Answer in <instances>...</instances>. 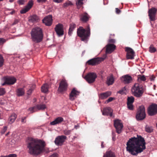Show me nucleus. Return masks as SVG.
<instances>
[{
    "mask_svg": "<svg viewBox=\"0 0 157 157\" xmlns=\"http://www.w3.org/2000/svg\"><path fill=\"white\" fill-rule=\"evenodd\" d=\"M137 137H132L126 143V149L130 154L136 156L146 148L145 142L142 136H137Z\"/></svg>",
    "mask_w": 157,
    "mask_h": 157,
    "instance_id": "f257e3e1",
    "label": "nucleus"
},
{
    "mask_svg": "<svg viewBox=\"0 0 157 157\" xmlns=\"http://www.w3.org/2000/svg\"><path fill=\"white\" fill-rule=\"evenodd\" d=\"M44 142L40 140L31 139L27 144L29 152L31 154L37 155L44 150Z\"/></svg>",
    "mask_w": 157,
    "mask_h": 157,
    "instance_id": "f03ea898",
    "label": "nucleus"
},
{
    "mask_svg": "<svg viewBox=\"0 0 157 157\" xmlns=\"http://www.w3.org/2000/svg\"><path fill=\"white\" fill-rule=\"evenodd\" d=\"M32 39L36 43L41 42L43 39V35L41 29L39 27L33 29L31 33Z\"/></svg>",
    "mask_w": 157,
    "mask_h": 157,
    "instance_id": "7ed1b4c3",
    "label": "nucleus"
},
{
    "mask_svg": "<svg viewBox=\"0 0 157 157\" xmlns=\"http://www.w3.org/2000/svg\"><path fill=\"white\" fill-rule=\"evenodd\" d=\"M78 36L80 37L82 41H87L90 36V29L89 26L87 27L86 29H83L82 27H80L77 29Z\"/></svg>",
    "mask_w": 157,
    "mask_h": 157,
    "instance_id": "20e7f679",
    "label": "nucleus"
},
{
    "mask_svg": "<svg viewBox=\"0 0 157 157\" xmlns=\"http://www.w3.org/2000/svg\"><path fill=\"white\" fill-rule=\"evenodd\" d=\"M131 91L132 94L137 98L141 97L144 93L142 86L138 83H136L132 87Z\"/></svg>",
    "mask_w": 157,
    "mask_h": 157,
    "instance_id": "39448f33",
    "label": "nucleus"
},
{
    "mask_svg": "<svg viewBox=\"0 0 157 157\" xmlns=\"http://www.w3.org/2000/svg\"><path fill=\"white\" fill-rule=\"evenodd\" d=\"M146 117L145 108L144 105H142L138 109L136 118L137 120H142Z\"/></svg>",
    "mask_w": 157,
    "mask_h": 157,
    "instance_id": "423d86ee",
    "label": "nucleus"
},
{
    "mask_svg": "<svg viewBox=\"0 0 157 157\" xmlns=\"http://www.w3.org/2000/svg\"><path fill=\"white\" fill-rule=\"evenodd\" d=\"M2 80L4 82L2 83V85L4 86L6 84L11 85L14 84L16 82L17 79L13 76H8L3 77Z\"/></svg>",
    "mask_w": 157,
    "mask_h": 157,
    "instance_id": "0eeeda50",
    "label": "nucleus"
},
{
    "mask_svg": "<svg viewBox=\"0 0 157 157\" xmlns=\"http://www.w3.org/2000/svg\"><path fill=\"white\" fill-rule=\"evenodd\" d=\"M114 124L117 132L118 134L121 133L123 127L121 121L119 119L115 120L114 121Z\"/></svg>",
    "mask_w": 157,
    "mask_h": 157,
    "instance_id": "6e6552de",
    "label": "nucleus"
},
{
    "mask_svg": "<svg viewBox=\"0 0 157 157\" xmlns=\"http://www.w3.org/2000/svg\"><path fill=\"white\" fill-rule=\"evenodd\" d=\"M149 115L152 116L157 113V105L153 104L150 105L147 109Z\"/></svg>",
    "mask_w": 157,
    "mask_h": 157,
    "instance_id": "1a4fd4ad",
    "label": "nucleus"
},
{
    "mask_svg": "<svg viewBox=\"0 0 157 157\" xmlns=\"http://www.w3.org/2000/svg\"><path fill=\"white\" fill-rule=\"evenodd\" d=\"M96 74L94 73H90L85 77V78L89 83L93 82L97 78Z\"/></svg>",
    "mask_w": 157,
    "mask_h": 157,
    "instance_id": "9d476101",
    "label": "nucleus"
},
{
    "mask_svg": "<svg viewBox=\"0 0 157 157\" xmlns=\"http://www.w3.org/2000/svg\"><path fill=\"white\" fill-rule=\"evenodd\" d=\"M55 30L59 36H60L63 35V27L62 24L59 23L57 25L55 28Z\"/></svg>",
    "mask_w": 157,
    "mask_h": 157,
    "instance_id": "9b49d317",
    "label": "nucleus"
},
{
    "mask_svg": "<svg viewBox=\"0 0 157 157\" xmlns=\"http://www.w3.org/2000/svg\"><path fill=\"white\" fill-rule=\"evenodd\" d=\"M67 139V137L64 135L59 136L55 139V143L57 145H61Z\"/></svg>",
    "mask_w": 157,
    "mask_h": 157,
    "instance_id": "f8f14e48",
    "label": "nucleus"
},
{
    "mask_svg": "<svg viewBox=\"0 0 157 157\" xmlns=\"http://www.w3.org/2000/svg\"><path fill=\"white\" fill-rule=\"evenodd\" d=\"M67 84L66 80L63 79L60 82L58 88V90L60 92H62L66 90Z\"/></svg>",
    "mask_w": 157,
    "mask_h": 157,
    "instance_id": "ddd939ff",
    "label": "nucleus"
},
{
    "mask_svg": "<svg viewBox=\"0 0 157 157\" xmlns=\"http://www.w3.org/2000/svg\"><path fill=\"white\" fill-rule=\"evenodd\" d=\"M157 9L155 8H152L148 10V15L151 21H154L155 20V17Z\"/></svg>",
    "mask_w": 157,
    "mask_h": 157,
    "instance_id": "4468645a",
    "label": "nucleus"
},
{
    "mask_svg": "<svg viewBox=\"0 0 157 157\" xmlns=\"http://www.w3.org/2000/svg\"><path fill=\"white\" fill-rule=\"evenodd\" d=\"M126 51L127 52L126 55L127 59H133L135 56V52L133 50L130 48L127 47L126 48Z\"/></svg>",
    "mask_w": 157,
    "mask_h": 157,
    "instance_id": "2eb2a0df",
    "label": "nucleus"
},
{
    "mask_svg": "<svg viewBox=\"0 0 157 157\" xmlns=\"http://www.w3.org/2000/svg\"><path fill=\"white\" fill-rule=\"evenodd\" d=\"M80 92L76 90L75 88H73L69 94V99L71 101H73L79 95Z\"/></svg>",
    "mask_w": 157,
    "mask_h": 157,
    "instance_id": "dca6fc26",
    "label": "nucleus"
},
{
    "mask_svg": "<svg viewBox=\"0 0 157 157\" xmlns=\"http://www.w3.org/2000/svg\"><path fill=\"white\" fill-rule=\"evenodd\" d=\"M122 82L125 84H128L131 82L132 80V77L128 75L123 76L121 78Z\"/></svg>",
    "mask_w": 157,
    "mask_h": 157,
    "instance_id": "f3484780",
    "label": "nucleus"
},
{
    "mask_svg": "<svg viewBox=\"0 0 157 157\" xmlns=\"http://www.w3.org/2000/svg\"><path fill=\"white\" fill-rule=\"evenodd\" d=\"M52 21V15H49L45 17L42 20L43 22L47 26H50Z\"/></svg>",
    "mask_w": 157,
    "mask_h": 157,
    "instance_id": "a211bd4d",
    "label": "nucleus"
},
{
    "mask_svg": "<svg viewBox=\"0 0 157 157\" xmlns=\"http://www.w3.org/2000/svg\"><path fill=\"white\" fill-rule=\"evenodd\" d=\"M33 5V2L32 0L29 1L27 5L25 7L20 11V13L23 14L28 11L32 7Z\"/></svg>",
    "mask_w": 157,
    "mask_h": 157,
    "instance_id": "6ab92c4d",
    "label": "nucleus"
},
{
    "mask_svg": "<svg viewBox=\"0 0 157 157\" xmlns=\"http://www.w3.org/2000/svg\"><path fill=\"white\" fill-rule=\"evenodd\" d=\"M113 110L110 107H106L104 109L102 114L104 115L109 116L110 117L112 116Z\"/></svg>",
    "mask_w": 157,
    "mask_h": 157,
    "instance_id": "aec40b11",
    "label": "nucleus"
},
{
    "mask_svg": "<svg viewBox=\"0 0 157 157\" xmlns=\"http://www.w3.org/2000/svg\"><path fill=\"white\" fill-rule=\"evenodd\" d=\"M115 48L116 46L114 44H108L106 45V53H110L115 49Z\"/></svg>",
    "mask_w": 157,
    "mask_h": 157,
    "instance_id": "412c9836",
    "label": "nucleus"
},
{
    "mask_svg": "<svg viewBox=\"0 0 157 157\" xmlns=\"http://www.w3.org/2000/svg\"><path fill=\"white\" fill-rule=\"evenodd\" d=\"M39 17L37 15H34L30 16L29 18V21L31 22L35 23L39 21Z\"/></svg>",
    "mask_w": 157,
    "mask_h": 157,
    "instance_id": "4be33fe9",
    "label": "nucleus"
},
{
    "mask_svg": "<svg viewBox=\"0 0 157 157\" xmlns=\"http://www.w3.org/2000/svg\"><path fill=\"white\" fill-rule=\"evenodd\" d=\"M63 121V119L62 117H59L56 118L54 121L51 122L50 124L52 125H55L61 123Z\"/></svg>",
    "mask_w": 157,
    "mask_h": 157,
    "instance_id": "5701e85b",
    "label": "nucleus"
},
{
    "mask_svg": "<svg viewBox=\"0 0 157 157\" xmlns=\"http://www.w3.org/2000/svg\"><path fill=\"white\" fill-rule=\"evenodd\" d=\"M99 59L98 58H94L90 59L88 60L87 63L89 65H95L99 63Z\"/></svg>",
    "mask_w": 157,
    "mask_h": 157,
    "instance_id": "b1692460",
    "label": "nucleus"
},
{
    "mask_svg": "<svg viewBox=\"0 0 157 157\" xmlns=\"http://www.w3.org/2000/svg\"><path fill=\"white\" fill-rule=\"evenodd\" d=\"M111 93L110 91H107L105 93H101L99 95V98L101 99H105L111 95Z\"/></svg>",
    "mask_w": 157,
    "mask_h": 157,
    "instance_id": "393cba45",
    "label": "nucleus"
},
{
    "mask_svg": "<svg viewBox=\"0 0 157 157\" xmlns=\"http://www.w3.org/2000/svg\"><path fill=\"white\" fill-rule=\"evenodd\" d=\"M103 157H116V156L114 152L111 150H109L106 152Z\"/></svg>",
    "mask_w": 157,
    "mask_h": 157,
    "instance_id": "a878e982",
    "label": "nucleus"
},
{
    "mask_svg": "<svg viewBox=\"0 0 157 157\" xmlns=\"http://www.w3.org/2000/svg\"><path fill=\"white\" fill-rule=\"evenodd\" d=\"M114 82V79L113 75L107 77L106 83L108 86L112 85Z\"/></svg>",
    "mask_w": 157,
    "mask_h": 157,
    "instance_id": "bb28decb",
    "label": "nucleus"
},
{
    "mask_svg": "<svg viewBox=\"0 0 157 157\" xmlns=\"http://www.w3.org/2000/svg\"><path fill=\"white\" fill-rule=\"evenodd\" d=\"M89 15L87 13H84L80 16V19L83 22H86L89 20Z\"/></svg>",
    "mask_w": 157,
    "mask_h": 157,
    "instance_id": "cd10ccee",
    "label": "nucleus"
},
{
    "mask_svg": "<svg viewBox=\"0 0 157 157\" xmlns=\"http://www.w3.org/2000/svg\"><path fill=\"white\" fill-rule=\"evenodd\" d=\"M76 27L75 25L73 23L71 24L70 25V27L68 31V35L71 36L72 35V32L74 29Z\"/></svg>",
    "mask_w": 157,
    "mask_h": 157,
    "instance_id": "c85d7f7f",
    "label": "nucleus"
},
{
    "mask_svg": "<svg viewBox=\"0 0 157 157\" xmlns=\"http://www.w3.org/2000/svg\"><path fill=\"white\" fill-rule=\"evenodd\" d=\"M17 117V116L15 113H13L9 118V123L10 124L13 123L15 121Z\"/></svg>",
    "mask_w": 157,
    "mask_h": 157,
    "instance_id": "c756f323",
    "label": "nucleus"
},
{
    "mask_svg": "<svg viewBox=\"0 0 157 157\" xmlns=\"http://www.w3.org/2000/svg\"><path fill=\"white\" fill-rule=\"evenodd\" d=\"M25 94V90L23 88H19L17 90V94L18 96L23 95Z\"/></svg>",
    "mask_w": 157,
    "mask_h": 157,
    "instance_id": "7c9ffc66",
    "label": "nucleus"
},
{
    "mask_svg": "<svg viewBox=\"0 0 157 157\" xmlns=\"http://www.w3.org/2000/svg\"><path fill=\"white\" fill-rule=\"evenodd\" d=\"M49 86L47 84H45L41 87V90L42 92L46 93L48 91Z\"/></svg>",
    "mask_w": 157,
    "mask_h": 157,
    "instance_id": "2f4dec72",
    "label": "nucleus"
},
{
    "mask_svg": "<svg viewBox=\"0 0 157 157\" xmlns=\"http://www.w3.org/2000/svg\"><path fill=\"white\" fill-rule=\"evenodd\" d=\"M37 111L40 110H44L46 108V106L45 104H40L36 105Z\"/></svg>",
    "mask_w": 157,
    "mask_h": 157,
    "instance_id": "473e14b6",
    "label": "nucleus"
},
{
    "mask_svg": "<svg viewBox=\"0 0 157 157\" xmlns=\"http://www.w3.org/2000/svg\"><path fill=\"white\" fill-rule=\"evenodd\" d=\"M35 87V85H33L28 90L27 92V94L28 95H30L32 93Z\"/></svg>",
    "mask_w": 157,
    "mask_h": 157,
    "instance_id": "72a5a7b5",
    "label": "nucleus"
},
{
    "mask_svg": "<svg viewBox=\"0 0 157 157\" xmlns=\"http://www.w3.org/2000/svg\"><path fill=\"white\" fill-rule=\"evenodd\" d=\"M127 103H133L134 101V98L133 96H130L127 98Z\"/></svg>",
    "mask_w": 157,
    "mask_h": 157,
    "instance_id": "f704fd0d",
    "label": "nucleus"
},
{
    "mask_svg": "<svg viewBox=\"0 0 157 157\" xmlns=\"http://www.w3.org/2000/svg\"><path fill=\"white\" fill-rule=\"evenodd\" d=\"M126 92V88L125 87L122 88L121 90L119 91L117 93L121 94H125Z\"/></svg>",
    "mask_w": 157,
    "mask_h": 157,
    "instance_id": "c9c22d12",
    "label": "nucleus"
},
{
    "mask_svg": "<svg viewBox=\"0 0 157 157\" xmlns=\"http://www.w3.org/2000/svg\"><path fill=\"white\" fill-rule=\"evenodd\" d=\"M145 128L146 131L148 132H151L153 131L152 127L148 125L146 126Z\"/></svg>",
    "mask_w": 157,
    "mask_h": 157,
    "instance_id": "e433bc0d",
    "label": "nucleus"
},
{
    "mask_svg": "<svg viewBox=\"0 0 157 157\" xmlns=\"http://www.w3.org/2000/svg\"><path fill=\"white\" fill-rule=\"evenodd\" d=\"M36 105L33 106V107H30L29 108V110L31 112V113H33L34 112L37 111V109Z\"/></svg>",
    "mask_w": 157,
    "mask_h": 157,
    "instance_id": "4c0bfd02",
    "label": "nucleus"
},
{
    "mask_svg": "<svg viewBox=\"0 0 157 157\" xmlns=\"http://www.w3.org/2000/svg\"><path fill=\"white\" fill-rule=\"evenodd\" d=\"M83 0H76V3L77 6H81L83 4Z\"/></svg>",
    "mask_w": 157,
    "mask_h": 157,
    "instance_id": "58836bf2",
    "label": "nucleus"
},
{
    "mask_svg": "<svg viewBox=\"0 0 157 157\" xmlns=\"http://www.w3.org/2000/svg\"><path fill=\"white\" fill-rule=\"evenodd\" d=\"M156 51V48L152 45H151L149 48V51L151 53H153Z\"/></svg>",
    "mask_w": 157,
    "mask_h": 157,
    "instance_id": "ea45409f",
    "label": "nucleus"
},
{
    "mask_svg": "<svg viewBox=\"0 0 157 157\" xmlns=\"http://www.w3.org/2000/svg\"><path fill=\"white\" fill-rule=\"evenodd\" d=\"M127 107L128 109L130 110H133V103H127Z\"/></svg>",
    "mask_w": 157,
    "mask_h": 157,
    "instance_id": "a19ab883",
    "label": "nucleus"
},
{
    "mask_svg": "<svg viewBox=\"0 0 157 157\" xmlns=\"http://www.w3.org/2000/svg\"><path fill=\"white\" fill-rule=\"evenodd\" d=\"M4 59L3 56L0 55V67H2L3 65Z\"/></svg>",
    "mask_w": 157,
    "mask_h": 157,
    "instance_id": "79ce46f5",
    "label": "nucleus"
},
{
    "mask_svg": "<svg viewBox=\"0 0 157 157\" xmlns=\"http://www.w3.org/2000/svg\"><path fill=\"white\" fill-rule=\"evenodd\" d=\"M0 157H17V155L15 154H10L6 156L1 155Z\"/></svg>",
    "mask_w": 157,
    "mask_h": 157,
    "instance_id": "37998d69",
    "label": "nucleus"
},
{
    "mask_svg": "<svg viewBox=\"0 0 157 157\" xmlns=\"http://www.w3.org/2000/svg\"><path fill=\"white\" fill-rule=\"evenodd\" d=\"M72 130H64L63 131V133L65 135H69L71 134Z\"/></svg>",
    "mask_w": 157,
    "mask_h": 157,
    "instance_id": "c03bdc74",
    "label": "nucleus"
},
{
    "mask_svg": "<svg viewBox=\"0 0 157 157\" xmlns=\"http://www.w3.org/2000/svg\"><path fill=\"white\" fill-rule=\"evenodd\" d=\"M5 93V89L3 88H0V96L4 94Z\"/></svg>",
    "mask_w": 157,
    "mask_h": 157,
    "instance_id": "a18cd8bd",
    "label": "nucleus"
},
{
    "mask_svg": "<svg viewBox=\"0 0 157 157\" xmlns=\"http://www.w3.org/2000/svg\"><path fill=\"white\" fill-rule=\"evenodd\" d=\"M72 3L70 1L67 2L63 4V6L64 7H66L69 6L71 5Z\"/></svg>",
    "mask_w": 157,
    "mask_h": 157,
    "instance_id": "49530a36",
    "label": "nucleus"
},
{
    "mask_svg": "<svg viewBox=\"0 0 157 157\" xmlns=\"http://www.w3.org/2000/svg\"><path fill=\"white\" fill-rule=\"evenodd\" d=\"M114 99V98L110 97L105 102V103H108L110 102L111 101Z\"/></svg>",
    "mask_w": 157,
    "mask_h": 157,
    "instance_id": "de8ad7c7",
    "label": "nucleus"
},
{
    "mask_svg": "<svg viewBox=\"0 0 157 157\" xmlns=\"http://www.w3.org/2000/svg\"><path fill=\"white\" fill-rule=\"evenodd\" d=\"M7 128V126H4V128L1 130V133L2 134H3L6 131Z\"/></svg>",
    "mask_w": 157,
    "mask_h": 157,
    "instance_id": "09e8293b",
    "label": "nucleus"
},
{
    "mask_svg": "<svg viewBox=\"0 0 157 157\" xmlns=\"http://www.w3.org/2000/svg\"><path fill=\"white\" fill-rule=\"evenodd\" d=\"M6 40L3 38H0V44H2L5 42Z\"/></svg>",
    "mask_w": 157,
    "mask_h": 157,
    "instance_id": "8fccbe9b",
    "label": "nucleus"
},
{
    "mask_svg": "<svg viewBox=\"0 0 157 157\" xmlns=\"http://www.w3.org/2000/svg\"><path fill=\"white\" fill-rule=\"evenodd\" d=\"M139 78L141 80L144 81L146 80L145 77L144 75H142Z\"/></svg>",
    "mask_w": 157,
    "mask_h": 157,
    "instance_id": "3c124183",
    "label": "nucleus"
},
{
    "mask_svg": "<svg viewBox=\"0 0 157 157\" xmlns=\"http://www.w3.org/2000/svg\"><path fill=\"white\" fill-rule=\"evenodd\" d=\"M25 2V0H19L18 1V3L20 5H23Z\"/></svg>",
    "mask_w": 157,
    "mask_h": 157,
    "instance_id": "603ef678",
    "label": "nucleus"
},
{
    "mask_svg": "<svg viewBox=\"0 0 157 157\" xmlns=\"http://www.w3.org/2000/svg\"><path fill=\"white\" fill-rule=\"evenodd\" d=\"M26 117H22L21 119V122L22 123H25L26 122Z\"/></svg>",
    "mask_w": 157,
    "mask_h": 157,
    "instance_id": "864d4df0",
    "label": "nucleus"
},
{
    "mask_svg": "<svg viewBox=\"0 0 157 157\" xmlns=\"http://www.w3.org/2000/svg\"><path fill=\"white\" fill-rule=\"evenodd\" d=\"M47 0H37V1L39 3H44Z\"/></svg>",
    "mask_w": 157,
    "mask_h": 157,
    "instance_id": "5fc2aeb1",
    "label": "nucleus"
},
{
    "mask_svg": "<svg viewBox=\"0 0 157 157\" xmlns=\"http://www.w3.org/2000/svg\"><path fill=\"white\" fill-rule=\"evenodd\" d=\"M49 157H58V155L56 153H54L50 155Z\"/></svg>",
    "mask_w": 157,
    "mask_h": 157,
    "instance_id": "6e6d98bb",
    "label": "nucleus"
},
{
    "mask_svg": "<svg viewBox=\"0 0 157 157\" xmlns=\"http://www.w3.org/2000/svg\"><path fill=\"white\" fill-rule=\"evenodd\" d=\"M116 12L117 14H119L121 13V10L119 9L118 8H116Z\"/></svg>",
    "mask_w": 157,
    "mask_h": 157,
    "instance_id": "4d7b16f0",
    "label": "nucleus"
},
{
    "mask_svg": "<svg viewBox=\"0 0 157 157\" xmlns=\"http://www.w3.org/2000/svg\"><path fill=\"white\" fill-rule=\"evenodd\" d=\"M115 42V40L113 39H110L109 40V42L111 43H114Z\"/></svg>",
    "mask_w": 157,
    "mask_h": 157,
    "instance_id": "13d9d810",
    "label": "nucleus"
},
{
    "mask_svg": "<svg viewBox=\"0 0 157 157\" xmlns=\"http://www.w3.org/2000/svg\"><path fill=\"white\" fill-rule=\"evenodd\" d=\"M53 2L57 3H59L61 2L62 0H53Z\"/></svg>",
    "mask_w": 157,
    "mask_h": 157,
    "instance_id": "bf43d9fd",
    "label": "nucleus"
},
{
    "mask_svg": "<svg viewBox=\"0 0 157 157\" xmlns=\"http://www.w3.org/2000/svg\"><path fill=\"white\" fill-rule=\"evenodd\" d=\"M18 21L17 20H15L14 22L12 24V25H15L17 24L18 23Z\"/></svg>",
    "mask_w": 157,
    "mask_h": 157,
    "instance_id": "052dcab7",
    "label": "nucleus"
},
{
    "mask_svg": "<svg viewBox=\"0 0 157 157\" xmlns=\"http://www.w3.org/2000/svg\"><path fill=\"white\" fill-rule=\"evenodd\" d=\"M15 12V11L14 10H12V11L10 13V14H13Z\"/></svg>",
    "mask_w": 157,
    "mask_h": 157,
    "instance_id": "680f3d73",
    "label": "nucleus"
},
{
    "mask_svg": "<svg viewBox=\"0 0 157 157\" xmlns=\"http://www.w3.org/2000/svg\"><path fill=\"white\" fill-rule=\"evenodd\" d=\"M103 143H104L103 142H101V147L102 148H104V146L103 144Z\"/></svg>",
    "mask_w": 157,
    "mask_h": 157,
    "instance_id": "e2e57ef3",
    "label": "nucleus"
},
{
    "mask_svg": "<svg viewBox=\"0 0 157 157\" xmlns=\"http://www.w3.org/2000/svg\"><path fill=\"white\" fill-rule=\"evenodd\" d=\"M14 0H9V2H13Z\"/></svg>",
    "mask_w": 157,
    "mask_h": 157,
    "instance_id": "0e129e2a",
    "label": "nucleus"
},
{
    "mask_svg": "<svg viewBox=\"0 0 157 157\" xmlns=\"http://www.w3.org/2000/svg\"><path fill=\"white\" fill-rule=\"evenodd\" d=\"M9 133V132H7L6 135V136H7Z\"/></svg>",
    "mask_w": 157,
    "mask_h": 157,
    "instance_id": "69168bd1",
    "label": "nucleus"
},
{
    "mask_svg": "<svg viewBox=\"0 0 157 157\" xmlns=\"http://www.w3.org/2000/svg\"><path fill=\"white\" fill-rule=\"evenodd\" d=\"M151 78V81H152V80H154V79L153 78Z\"/></svg>",
    "mask_w": 157,
    "mask_h": 157,
    "instance_id": "338daca9",
    "label": "nucleus"
},
{
    "mask_svg": "<svg viewBox=\"0 0 157 157\" xmlns=\"http://www.w3.org/2000/svg\"><path fill=\"white\" fill-rule=\"evenodd\" d=\"M77 126L75 125V128L76 129H77Z\"/></svg>",
    "mask_w": 157,
    "mask_h": 157,
    "instance_id": "774afa93",
    "label": "nucleus"
}]
</instances>
